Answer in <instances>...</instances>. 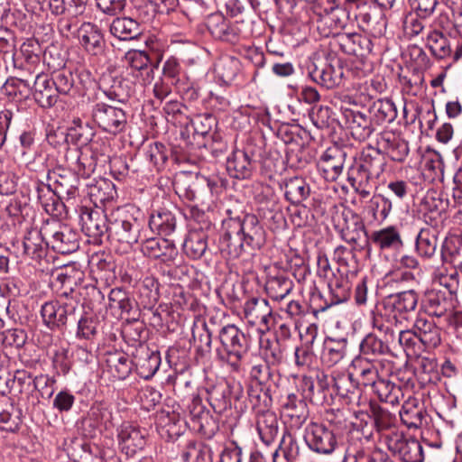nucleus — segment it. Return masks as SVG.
I'll return each mask as SVG.
<instances>
[{
    "instance_id": "obj_1",
    "label": "nucleus",
    "mask_w": 462,
    "mask_h": 462,
    "mask_svg": "<svg viewBox=\"0 0 462 462\" xmlns=\"http://www.w3.org/2000/svg\"><path fill=\"white\" fill-rule=\"evenodd\" d=\"M144 219L138 208L125 205L112 210L109 214L108 239L118 244L123 252H128L142 239Z\"/></svg>"
},
{
    "instance_id": "obj_2",
    "label": "nucleus",
    "mask_w": 462,
    "mask_h": 462,
    "mask_svg": "<svg viewBox=\"0 0 462 462\" xmlns=\"http://www.w3.org/2000/svg\"><path fill=\"white\" fill-rule=\"evenodd\" d=\"M418 300L419 295L414 290L390 294L379 302L373 316L390 328H398L414 315Z\"/></svg>"
},
{
    "instance_id": "obj_56",
    "label": "nucleus",
    "mask_w": 462,
    "mask_h": 462,
    "mask_svg": "<svg viewBox=\"0 0 462 462\" xmlns=\"http://www.w3.org/2000/svg\"><path fill=\"white\" fill-rule=\"evenodd\" d=\"M180 457L184 462H213L211 448L193 440L184 446Z\"/></svg>"
},
{
    "instance_id": "obj_24",
    "label": "nucleus",
    "mask_w": 462,
    "mask_h": 462,
    "mask_svg": "<svg viewBox=\"0 0 462 462\" xmlns=\"http://www.w3.org/2000/svg\"><path fill=\"white\" fill-rule=\"evenodd\" d=\"M310 79L328 89L336 88L342 83L343 68L328 62L314 64V68L309 72Z\"/></svg>"
},
{
    "instance_id": "obj_58",
    "label": "nucleus",
    "mask_w": 462,
    "mask_h": 462,
    "mask_svg": "<svg viewBox=\"0 0 462 462\" xmlns=\"http://www.w3.org/2000/svg\"><path fill=\"white\" fill-rule=\"evenodd\" d=\"M440 255L443 264L462 270V245L458 241L446 239L441 245Z\"/></svg>"
},
{
    "instance_id": "obj_5",
    "label": "nucleus",
    "mask_w": 462,
    "mask_h": 462,
    "mask_svg": "<svg viewBox=\"0 0 462 462\" xmlns=\"http://www.w3.org/2000/svg\"><path fill=\"white\" fill-rule=\"evenodd\" d=\"M79 308L74 296L69 297L67 292L60 295L55 300L47 301L41 308V316L44 325L51 330L63 328L69 318L74 317Z\"/></svg>"
},
{
    "instance_id": "obj_20",
    "label": "nucleus",
    "mask_w": 462,
    "mask_h": 462,
    "mask_svg": "<svg viewBox=\"0 0 462 462\" xmlns=\"http://www.w3.org/2000/svg\"><path fill=\"white\" fill-rule=\"evenodd\" d=\"M147 430L132 424L123 425L119 433V444L122 452L128 457H133L138 451L143 449L146 445Z\"/></svg>"
},
{
    "instance_id": "obj_57",
    "label": "nucleus",
    "mask_w": 462,
    "mask_h": 462,
    "mask_svg": "<svg viewBox=\"0 0 462 462\" xmlns=\"http://www.w3.org/2000/svg\"><path fill=\"white\" fill-rule=\"evenodd\" d=\"M427 45L431 54L439 60L452 56L450 42L441 32H430L427 36Z\"/></svg>"
},
{
    "instance_id": "obj_37",
    "label": "nucleus",
    "mask_w": 462,
    "mask_h": 462,
    "mask_svg": "<svg viewBox=\"0 0 462 462\" xmlns=\"http://www.w3.org/2000/svg\"><path fill=\"white\" fill-rule=\"evenodd\" d=\"M400 418L409 429H419L427 424V412L419 405L418 400L410 395L402 404Z\"/></svg>"
},
{
    "instance_id": "obj_40",
    "label": "nucleus",
    "mask_w": 462,
    "mask_h": 462,
    "mask_svg": "<svg viewBox=\"0 0 462 462\" xmlns=\"http://www.w3.org/2000/svg\"><path fill=\"white\" fill-rule=\"evenodd\" d=\"M348 341L346 338L328 337L324 341L321 353V362L328 367H332L341 362L346 356Z\"/></svg>"
},
{
    "instance_id": "obj_18",
    "label": "nucleus",
    "mask_w": 462,
    "mask_h": 462,
    "mask_svg": "<svg viewBox=\"0 0 462 462\" xmlns=\"http://www.w3.org/2000/svg\"><path fill=\"white\" fill-rule=\"evenodd\" d=\"M141 251L144 256L160 260L164 263L173 262L178 256V249L172 241L161 238H146L142 242Z\"/></svg>"
},
{
    "instance_id": "obj_28",
    "label": "nucleus",
    "mask_w": 462,
    "mask_h": 462,
    "mask_svg": "<svg viewBox=\"0 0 462 462\" xmlns=\"http://www.w3.org/2000/svg\"><path fill=\"white\" fill-rule=\"evenodd\" d=\"M409 382L410 380H407L403 385H398L390 380L380 378L372 388L381 402L395 405L400 403L406 394H410Z\"/></svg>"
},
{
    "instance_id": "obj_43",
    "label": "nucleus",
    "mask_w": 462,
    "mask_h": 462,
    "mask_svg": "<svg viewBox=\"0 0 462 462\" xmlns=\"http://www.w3.org/2000/svg\"><path fill=\"white\" fill-rule=\"evenodd\" d=\"M379 364L380 361L369 360L360 356H356L352 361V367L357 376L356 381L359 382V384L373 387L376 383L380 379L377 368Z\"/></svg>"
},
{
    "instance_id": "obj_6",
    "label": "nucleus",
    "mask_w": 462,
    "mask_h": 462,
    "mask_svg": "<svg viewBox=\"0 0 462 462\" xmlns=\"http://www.w3.org/2000/svg\"><path fill=\"white\" fill-rule=\"evenodd\" d=\"M43 234L47 245L59 254L73 253L79 246L78 233L57 220L46 221L43 224Z\"/></svg>"
},
{
    "instance_id": "obj_21",
    "label": "nucleus",
    "mask_w": 462,
    "mask_h": 462,
    "mask_svg": "<svg viewBox=\"0 0 462 462\" xmlns=\"http://www.w3.org/2000/svg\"><path fill=\"white\" fill-rule=\"evenodd\" d=\"M346 153L338 147H329L320 156L318 168L328 181H336L343 171Z\"/></svg>"
},
{
    "instance_id": "obj_36",
    "label": "nucleus",
    "mask_w": 462,
    "mask_h": 462,
    "mask_svg": "<svg viewBox=\"0 0 462 462\" xmlns=\"http://www.w3.org/2000/svg\"><path fill=\"white\" fill-rule=\"evenodd\" d=\"M35 189L37 199L47 214L61 215L64 205L60 199L61 196L58 194L56 189H52L51 185L41 181L35 183Z\"/></svg>"
},
{
    "instance_id": "obj_15",
    "label": "nucleus",
    "mask_w": 462,
    "mask_h": 462,
    "mask_svg": "<svg viewBox=\"0 0 462 462\" xmlns=\"http://www.w3.org/2000/svg\"><path fill=\"white\" fill-rule=\"evenodd\" d=\"M331 46H337L338 50L346 55L365 58L371 53L373 49L372 41L365 35L352 32L342 33L335 38L334 42H329Z\"/></svg>"
},
{
    "instance_id": "obj_26",
    "label": "nucleus",
    "mask_w": 462,
    "mask_h": 462,
    "mask_svg": "<svg viewBox=\"0 0 462 462\" xmlns=\"http://www.w3.org/2000/svg\"><path fill=\"white\" fill-rule=\"evenodd\" d=\"M418 340L427 348H435L441 343V329L435 321L422 316L417 317L413 327Z\"/></svg>"
},
{
    "instance_id": "obj_54",
    "label": "nucleus",
    "mask_w": 462,
    "mask_h": 462,
    "mask_svg": "<svg viewBox=\"0 0 462 462\" xmlns=\"http://www.w3.org/2000/svg\"><path fill=\"white\" fill-rule=\"evenodd\" d=\"M369 112L372 114L374 125L392 123L397 116V109L390 99H378L374 101Z\"/></svg>"
},
{
    "instance_id": "obj_63",
    "label": "nucleus",
    "mask_w": 462,
    "mask_h": 462,
    "mask_svg": "<svg viewBox=\"0 0 462 462\" xmlns=\"http://www.w3.org/2000/svg\"><path fill=\"white\" fill-rule=\"evenodd\" d=\"M358 246L353 245L352 248H346L343 245H338L335 248L333 254V260L338 264L337 270H346V272H356V250Z\"/></svg>"
},
{
    "instance_id": "obj_45",
    "label": "nucleus",
    "mask_w": 462,
    "mask_h": 462,
    "mask_svg": "<svg viewBox=\"0 0 462 462\" xmlns=\"http://www.w3.org/2000/svg\"><path fill=\"white\" fill-rule=\"evenodd\" d=\"M149 226L152 231L156 232L160 236H170L177 227L176 217L166 208L154 210L150 215Z\"/></svg>"
},
{
    "instance_id": "obj_13",
    "label": "nucleus",
    "mask_w": 462,
    "mask_h": 462,
    "mask_svg": "<svg viewBox=\"0 0 462 462\" xmlns=\"http://www.w3.org/2000/svg\"><path fill=\"white\" fill-rule=\"evenodd\" d=\"M448 203L435 190H429L417 205V211L431 227H439L446 219Z\"/></svg>"
},
{
    "instance_id": "obj_44",
    "label": "nucleus",
    "mask_w": 462,
    "mask_h": 462,
    "mask_svg": "<svg viewBox=\"0 0 462 462\" xmlns=\"http://www.w3.org/2000/svg\"><path fill=\"white\" fill-rule=\"evenodd\" d=\"M109 307L119 309L122 314H126L127 319L132 318L134 321L138 319V310L135 300L127 291L122 288H114L108 295Z\"/></svg>"
},
{
    "instance_id": "obj_64",
    "label": "nucleus",
    "mask_w": 462,
    "mask_h": 462,
    "mask_svg": "<svg viewBox=\"0 0 462 462\" xmlns=\"http://www.w3.org/2000/svg\"><path fill=\"white\" fill-rule=\"evenodd\" d=\"M434 280L439 283L446 292L455 296L459 290V276L457 269L451 268L449 271L439 269L434 273Z\"/></svg>"
},
{
    "instance_id": "obj_12",
    "label": "nucleus",
    "mask_w": 462,
    "mask_h": 462,
    "mask_svg": "<svg viewBox=\"0 0 462 462\" xmlns=\"http://www.w3.org/2000/svg\"><path fill=\"white\" fill-rule=\"evenodd\" d=\"M426 313L439 319V325H448L449 318L455 316L454 297L442 290L432 289L426 292L423 300Z\"/></svg>"
},
{
    "instance_id": "obj_19",
    "label": "nucleus",
    "mask_w": 462,
    "mask_h": 462,
    "mask_svg": "<svg viewBox=\"0 0 462 462\" xmlns=\"http://www.w3.org/2000/svg\"><path fill=\"white\" fill-rule=\"evenodd\" d=\"M346 125L355 140L364 142L374 132V125L371 117L363 112L346 109L343 113Z\"/></svg>"
},
{
    "instance_id": "obj_42",
    "label": "nucleus",
    "mask_w": 462,
    "mask_h": 462,
    "mask_svg": "<svg viewBox=\"0 0 462 462\" xmlns=\"http://www.w3.org/2000/svg\"><path fill=\"white\" fill-rule=\"evenodd\" d=\"M378 145L394 162H403L409 153L408 143L391 132L381 134Z\"/></svg>"
},
{
    "instance_id": "obj_9",
    "label": "nucleus",
    "mask_w": 462,
    "mask_h": 462,
    "mask_svg": "<svg viewBox=\"0 0 462 462\" xmlns=\"http://www.w3.org/2000/svg\"><path fill=\"white\" fill-rule=\"evenodd\" d=\"M335 229L346 243L362 248L361 241L366 236L362 217L350 209H344L334 217Z\"/></svg>"
},
{
    "instance_id": "obj_55",
    "label": "nucleus",
    "mask_w": 462,
    "mask_h": 462,
    "mask_svg": "<svg viewBox=\"0 0 462 462\" xmlns=\"http://www.w3.org/2000/svg\"><path fill=\"white\" fill-rule=\"evenodd\" d=\"M2 93L10 100L20 102L30 97L32 88L30 83L25 79L11 78L8 79L2 87Z\"/></svg>"
},
{
    "instance_id": "obj_17",
    "label": "nucleus",
    "mask_w": 462,
    "mask_h": 462,
    "mask_svg": "<svg viewBox=\"0 0 462 462\" xmlns=\"http://www.w3.org/2000/svg\"><path fill=\"white\" fill-rule=\"evenodd\" d=\"M245 318L252 326L260 325L269 330L273 325V310L268 300L262 298H252L244 306Z\"/></svg>"
},
{
    "instance_id": "obj_53",
    "label": "nucleus",
    "mask_w": 462,
    "mask_h": 462,
    "mask_svg": "<svg viewBox=\"0 0 462 462\" xmlns=\"http://www.w3.org/2000/svg\"><path fill=\"white\" fill-rule=\"evenodd\" d=\"M106 363L115 379L124 380L131 374L134 359L130 360L125 354L116 352L107 356Z\"/></svg>"
},
{
    "instance_id": "obj_39",
    "label": "nucleus",
    "mask_w": 462,
    "mask_h": 462,
    "mask_svg": "<svg viewBox=\"0 0 462 462\" xmlns=\"http://www.w3.org/2000/svg\"><path fill=\"white\" fill-rule=\"evenodd\" d=\"M282 412L290 419L291 426L300 428L308 419L309 410L306 402L291 393L282 404Z\"/></svg>"
},
{
    "instance_id": "obj_30",
    "label": "nucleus",
    "mask_w": 462,
    "mask_h": 462,
    "mask_svg": "<svg viewBox=\"0 0 462 462\" xmlns=\"http://www.w3.org/2000/svg\"><path fill=\"white\" fill-rule=\"evenodd\" d=\"M48 179L53 180L59 195H66L68 199H74L79 193V180L69 169H57L48 173Z\"/></svg>"
},
{
    "instance_id": "obj_47",
    "label": "nucleus",
    "mask_w": 462,
    "mask_h": 462,
    "mask_svg": "<svg viewBox=\"0 0 462 462\" xmlns=\"http://www.w3.org/2000/svg\"><path fill=\"white\" fill-rule=\"evenodd\" d=\"M375 179L384 171L385 161L379 150L372 147L364 149L359 159L355 162Z\"/></svg>"
},
{
    "instance_id": "obj_11",
    "label": "nucleus",
    "mask_w": 462,
    "mask_h": 462,
    "mask_svg": "<svg viewBox=\"0 0 462 462\" xmlns=\"http://www.w3.org/2000/svg\"><path fill=\"white\" fill-rule=\"evenodd\" d=\"M388 449L396 454L403 462H423L424 454L419 440L406 439L401 431H391L383 436Z\"/></svg>"
},
{
    "instance_id": "obj_33",
    "label": "nucleus",
    "mask_w": 462,
    "mask_h": 462,
    "mask_svg": "<svg viewBox=\"0 0 462 462\" xmlns=\"http://www.w3.org/2000/svg\"><path fill=\"white\" fill-rule=\"evenodd\" d=\"M33 88V97L40 106L50 108L57 103L59 93L48 75L38 74L35 78Z\"/></svg>"
},
{
    "instance_id": "obj_4",
    "label": "nucleus",
    "mask_w": 462,
    "mask_h": 462,
    "mask_svg": "<svg viewBox=\"0 0 462 462\" xmlns=\"http://www.w3.org/2000/svg\"><path fill=\"white\" fill-rule=\"evenodd\" d=\"M372 327L378 330L383 337L372 332L365 335L359 344L358 356L380 361V356L392 353V345H395V329L374 316L372 317Z\"/></svg>"
},
{
    "instance_id": "obj_41",
    "label": "nucleus",
    "mask_w": 462,
    "mask_h": 462,
    "mask_svg": "<svg viewBox=\"0 0 462 462\" xmlns=\"http://www.w3.org/2000/svg\"><path fill=\"white\" fill-rule=\"evenodd\" d=\"M23 253L30 258L39 261L42 259L50 247L46 243V236L43 234V226L40 230L29 231L23 239Z\"/></svg>"
},
{
    "instance_id": "obj_22",
    "label": "nucleus",
    "mask_w": 462,
    "mask_h": 462,
    "mask_svg": "<svg viewBox=\"0 0 462 462\" xmlns=\"http://www.w3.org/2000/svg\"><path fill=\"white\" fill-rule=\"evenodd\" d=\"M77 37L82 48L91 55H99L105 48L101 30L92 23H83L77 30Z\"/></svg>"
},
{
    "instance_id": "obj_52",
    "label": "nucleus",
    "mask_w": 462,
    "mask_h": 462,
    "mask_svg": "<svg viewBox=\"0 0 462 462\" xmlns=\"http://www.w3.org/2000/svg\"><path fill=\"white\" fill-rule=\"evenodd\" d=\"M437 227L421 228L416 237V251L418 254L425 259L435 255L438 247Z\"/></svg>"
},
{
    "instance_id": "obj_35",
    "label": "nucleus",
    "mask_w": 462,
    "mask_h": 462,
    "mask_svg": "<svg viewBox=\"0 0 462 462\" xmlns=\"http://www.w3.org/2000/svg\"><path fill=\"white\" fill-rule=\"evenodd\" d=\"M207 400L217 414H222L231 408V384L219 382L207 389Z\"/></svg>"
},
{
    "instance_id": "obj_51",
    "label": "nucleus",
    "mask_w": 462,
    "mask_h": 462,
    "mask_svg": "<svg viewBox=\"0 0 462 462\" xmlns=\"http://www.w3.org/2000/svg\"><path fill=\"white\" fill-rule=\"evenodd\" d=\"M374 179L375 178L361 169L356 163H354L348 171L347 180L362 199H367L371 195L373 189L372 180Z\"/></svg>"
},
{
    "instance_id": "obj_27",
    "label": "nucleus",
    "mask_w": 462,
    "mask_h": 462,
    "mask_svg": "<svg viewBox=\"0 0 462 462\" xmlns=\"http://www.w3.org/2000/svg\"><path fill=\"white\" fill-rule=\"evenodd\" d=\"M189 416L194 430L208 438H211L216 433L217 425L199 398L193 399L189 406Z\"/></svg>"
},
{
    "instance_id": "obj_8",
    "label": "nucleus",
    "mask_w": 462,
    "mask_h": 462,
    "mask_svg": "<svg viewBox=\"0 0 462 462\" xmlns=\"http://www.w3.org/2000/svg\"><path fill=\"white\" fill-rule=\"evenodd\" d=\"M91 116L94 123L109 134H121L127 125V116L122 108L103 102L93 106Z\"/></svg>"
},
{
    "instance_id": "obj_61",
    "label": "nucleus",
    "mask_w": 462,
    "mask_h": 462,
    "mask_svg": "<svg viewBox=\"0 0 462 462\" xmlns=\"http://www.w3.org/2000/svg\"><path fill=\"white\" fill-rule=\"evenodd\" d=\"M240 70V60L232 56L222 57L216 64V71L221 80L226 84L233 82Z\"/></svg>"
},
{
    "instance_id": "obj_16",
    "label": "nucleus",
    "mask_w": 462,
    "mask_h": 462,
    "mask_svg": "<svg viewBox=\"0 0 462 462\" xmlns=\"http://www.w3.org/2000/svg\"><path fill=\"white\" fill-rule=\"evenodd\" d=\"M347 17L346 11L341 8L336 9L335 12L328 14L312 18V22L316 25V29L321 37H331L330 42H334L335 38L343 33L341 32L346 25Z\"/></svg>"
},
{
    "instance_id": "obj_49",
    "label": "nucleus",
    "mask_w": 462,
    "mask_h": 462,
    "mask_svg": "<svg viewBox=\"0 0 462 462\" xmlns=\"http://www.w3.org/2000/svg\"><path fill=\"white\" fill-rule=\"evenodd\" d=\"M371 240L381 250H398L403 245L401 234L393 226L373 232Z\"/></svg>"
},
{
    "instance_id": "obj_38",
    "label": "nucleus",
    "mask_w": 462,
    "mask_h": 462,
    "mask_svg": "<svg viewBox=\"0 0 462 462\" xmlns=\"http://www.w3.org/2000/svg\"><path fill=\"white\" fill-rule=\"evenodd\" d=\"M66 162L68 167L78 178L90 177L97 167V159L94 155H88L78 150L69 152L66 154Z\"/></svg>"
},
{
    "instance_id": "obj_31",
    "label": "nucleus",
    "mask_w": 462,
    "mask_h": 462,
    "mask_svg": "<svg viewBox=\"0 0 462 462\" xmlns=\"http://www.w3.org/2000/svg\"><path fill=\"white\" fill-rule=\"evenodd\" d=\"M254 161L252 154L245 150L234 151L226 160V171L236 179H247L252 175Z\"/></svg>"
},
{
    "instance_id": "obj_62",
    "label": "nucleus",
    "mask_w": 462,
    "mask_h": 462,
    "mask_svg": "<svg viewBox=\"0 0 462 462\" xmlns=\"http://www.w3.org/2000/svg\"><path fill=\"white\" fill-rule=\"evenodd\" d=\"M317 330L316 325H310L307 329L308 334L311 337L310 341L296 347L294 356L297 366H310L312 364L314 359L312 344L317 337Z\"/></svg>"
},
{
    "instance_id": "obj_46",
    "label": "nucleus",
    "mask_w": 462,
    "mask_h": 462,
    "mask_svg": "<svg viewBox=\"0 0 462 462\" xmlns=\"http://www.w3.org/2000/svg\"><path fill=\"white\" fill-rule=\"evenodd\" d=\"M112 35L121 41L137 39L142 34L141 24L130 17H117L109 26Z\"/></svg>"
},
{
    "instance_id": "obj_25",
    "label": "nucleus",
    "mask_w": 462,
    "mask_h": 462,
    "mask_svg": "<svg viewBox=\"0 0 462 462\" xmlns=\"http://www.w3.org/2000/svg\"><path fill=\"white\" fill-rule=\"evenodd\" d=\"M255 425L260 439L264 445L270 446L275 441L279 433V421L273 411L269 409L256 411Z\"/></svg>"
},
{
    "instance_id": "obj_32",
    "label": "nucleus",
    "mask_w": 462,
    "mask_h": 462,
    "mask_svg": "<svg viewBox=\"0 0 462 462\" xmlns=\"http://www.w3.org/2000/svg\"><path fill=\"white\" fill-rule=\"evenodd\" d=\"M356 271L346 272V270H337V273H333V277L328 282L330 294V305H336L346 301L350 297L351 282L349 276H354Z\"/></svg>"
},
{
    "instance_id": "obj_50",
    "label": "nucleus",
    "mask_w": 462,
    "mask_h": 462,
    "mask_svg": "<svg viewBox=\"0 0 462 462\" xmlns=\"http://www.w3.org/2000/svg\"><path fill=\"white\" fill-rule=\"evenodd\" d=\"M208 248V235L202 229L190 230L184 240L183 251L191 259H199Z\"/></svg>"
},
{
    "instance_id": "obj_7",
    "label": "nucleus",
    "mask_w": 462,
    "mask_h": 462,
    "mask_svg": "<svg viewBox=\"0 0 462 462\" xmlns=\"http://www.w3.org/2000/svg\"><path fill=\"white\" fill-rule=\"evenodd\" d=\"M230 226L235 227L237 237L242 236L243 245L248 253L260 250L265 245L266 232L255 215L247 214L243 219H230Z\"/></svg>"
},
{
    "instance_id": "obj_14",
    "label": "nucleus",
    "mask_w": 462,
    "mask_h": 462,
    "mask_svg": "<svg viewBox=\"0 0 462 462\" xmlns=\"http://www.w3.org/2000/svg\"><path fill=\"white\" fill-rule=\"evenodd\" d=\"M80 224L85 235L95 241H97L106 234L108 236L109 215L106 216L100 208H82Z\"/></svg>"
},
{
    "instance_id": "obj_34",
    "label": "nucleus",
    "mask_w": 462,
    "mask_h": 462,
    "mask_svg": "<svg viewBox=\"0 0 462 462\" xmlns=\"http://www.w3.org/2000/svg\"><path fill=\"white\" fill-rule=\"evenodd\" d=\"M333 390L347 403H358L362 395L359 382L353 378L352 374H339L333 377Z\"/></svg>"
},
{
    "instance_id": "obj_60",
    "label": "nucleus",
    "mask_w": 462,
    "mask_h": 462,
    "mask_svg": "<svg viewBox=\"0 0 462 462\" xmlns=\"http://www.w3.org/2000/svg\"><path fill=\"white\" fill-rule=\"evenodd\" d=\"M292 288V281L283 275L271 277L265 285L267 294L276 301L283 300Z\"/></svg>"
},
{
    "instance_id": "obj_3",
    "label": "nucleus",
    "mask_w": 462,
    "mask_h": 462,
    "mask_svg": "<svg viewBox=\"0 0 462 462\" xmlns=\"http://www.w3.org/2000/svg\"><path fill=\"white\" fill-rule=\"evenodd\" d=\"M221 346L217 349L219 361L229 365L232 372H240L242 360L249 350V339L235 325L223 327L218 334Z\"/></svg>"
},
{
    "instance_id": "obj_23",
    "label": "nucleus",
    "mask_w": 462,
    "mask_h": 462,
    "mask_svg": "<svg viewBox=\"0 0 462 462\" xmlns=\"http://www.w3.org/2000/svg\"><path fill=\"white\" fill-rule=\"evenodd\" d=\"M370 412L371 414L361 411L356 413V417L360 420L361 422L365 421V423L366 420L371 418L375 430L381 434L383 439L385 434L391 431H398L395 429L396 418L390 411L378 404H371Z\"/></svg>"
},
{
    "instance_id": "obj_10",
    "label": "nucleus",
    "mask_w": 462,
    "mask_h": 462,
    "mask_svg": "<svg viewBox=\"0 0 462 462\" xmlns=\"http://www.w3.org/2000/svg\"><path fill=\"white\" fill-rule=\"evenodd\" d=\"M303 438L309 448L320 455L332 454L338 446L334 431L319 422L309 423L304 430Z\"/></svg>"
},
{
    "instance_id": "obj_29",
    "label": "nucleus",
    "mask_w": 462,
    "mask_h": 462,
    "mask_svg": "<svg viewBox=\"0 0 462 462\" xmlns=\"http://www.w3.org/2000/svg\"><path fill=\"white\" fill-rule=\"evenodd\" d=\"M134 365L137 374L142 378L149 380L159 370L161 365L160 353L141 346L139 349H136V354L134 356Z\"/></svg>"
},
{
    "instance_id": "obj_59",
    "label": "nucleus",
    "mask_w": 462,
    "mask_h": 462,
    "mask_svg": "<svg viewBox=\"0 0 462 462\" xmlns=\"http://www.w3.org/2000/svg\"><path fill=\"white\" fill-rule=\"evenodd\" d=\"M310 186L302 178L294 177L285 183L284 195L291 204H299L305 200L310 196Z\"/></svg>"
},
{
    "instance_id": "obj_48",
    "label": "nucleus",
    "mask_w": 462,
    "mask_h": 462,
    "mask_svg": "<svg viewBox=\"0 0 462 462\" xmlns=\"http://www.w3.org/2000/svg\"><path fill=\"white\" fill-rule=\"evenodd\" d=\"M226 231L221 236L219 240V248L222 253L228 255L229 258H238L243 253L247 252L246 247L242 240V236L239 235L236 238L235 235V227L230 226V220L225 223Z\"/></svg>"
}]
</instances>
